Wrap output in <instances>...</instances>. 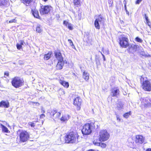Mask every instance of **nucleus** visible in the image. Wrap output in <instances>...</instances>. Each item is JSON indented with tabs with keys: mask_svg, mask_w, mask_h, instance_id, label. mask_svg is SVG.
I'll list each match as a JSON object with an SVG mask.
<instances>
[{
	"mask_svg": "<svg viewBox=\"0 0 151 151\" xmlns=\"http://www.w3.org/2000/svg\"><path fill=\"white\" fill-rule=\"evenodd\" d=\"M138 102L140 106L144 108L151 107V99L147 97L141 98Z\"/></svg>",
	"mask_w": 151,
	"mask_h": 151,
	"instance_id": "4",
	"label": "nucleus"
},
{
	"mask_svg": "<svg viewBox=\"0 0 151 151\" xmlns=\"http://www.w3.org/2000/svg\"><path fill=\"white\" fill-rule=\"evenodd\" d=\"M116 118L117 120H119V121H120V119L119 118V116L118 115L116 116Z\"/></svg>",
	"mask_w": 151,
	"mask_h": 151,
	"instance_id": "51",
	"label": "nucleus"
},
{
	"mask_svg": "<svg viewBox=\"0 0 151 151\" xmlns=\"http://www.w3.org/2000/svg\"><path fill=\"white\" fill-rule=\"evenodd\" d=\"M51 117L53 118L54 120H57L61 115L60 112H58L56 110H53L50 113Z\"/></svg>",
	"mask_w": 151,
	"mask_h": 151,
	"instance_id": "11",
	"label": "nucleus"
},
{
	"mask_svg": "<svg viewBox=\"0 0 151 151\" xmlns=\"http://www.w3.org/2000/svg\"><path fill=\"white\" fill-rule=\"evenodd\" d=\"M24 2L26 4L27 6H28L32 1V0H23Z\"/></svg>",
	"mask_w": 151,
	"mask_h": 151,
	"instance_id": "31",
	"label": "nucleus"
},
{
	"mask_svg": "<svg viewBox=\"0 0 151 151\" xmlns=\"http://www.w3.org/2000/svg\"><path fill=\"white\" fill-rule=\"evenodd\" d=\"M137 46L135 45H131L128 48V52L130 53H133L135 52L137 49Z\"/></svg>",
	"mask_w": 151,
	"mask_h": 151,
	"instance_id": "14",
	"label": "nucleus"
},
{
	"mask_svg": "<svg viewBox=\"0 0 151 151\" xmlns=\"http://www.w3.org/2000/svg\"><path fill=\"white\" fill-rule=\"evenodd\" d=\"M82 102V99L79 97H77L74 100V105L76 106L77 110H79L81 108V105Z\"/></svg>",
	"mask_w": 151,
	"mask_h": 151,
	"instance_id": "12",
	"label": "nucleus"
},
{
	"mask_svg": "<svg viewBox=\"0 0 151 151\" xmlns=\"http://www.w3.org/2000/svg\"><path fill=\"white\" fill-rule=\"evenodd\" d=\"M89 74L88 73L85 71L83 72V78L86 81H87L89 79Z\"/></svg>",
	"mask_w": 151,
	"mask_h": 151,
	"instance_id": "22",
	"label": "nucleus"
},
{
	"mask_svg": "<svg viewBox=\"0 0 151 151\" xmlns=\"http://www.w3.org/2000/svg\"><path fill=\"white\" fill-rule=\"evenodd\" d=\"M24 43V41L23 40H21L20 41V45H23V43Z\"/></svg>",
	"mask_w": 151,
	"mask_h": 151,
	"instance_id": "48",
	"label": "nucleus"
},
{
	"mask_svg": "<svg viewBox=\"0 0 151 151\" xmlns=\"http://www.w3.org/2000/svg\"><path fill=\"white\" fill-rule=\"evenodd\" d=\"M51 6H50L42 5L40 10L41 14L44 15L48 14L51 10Z\"/></svg>",
	"mask_w": 151,
	"mask_h": 151,
	"instance_id": "9",
	"label": "nucleus"
},
{
	"mask_svg": "<svg viewBox=\"0 0 151 151\" xmlns=\"http://www.w3.org/2000/svg\"><path fill=\"white\" fill-rule=\"evenodd\" d=\"M124 7L125 9L126 10V12L127 14H128V15H129V12L126 9V6L125 4H124Z\"/></svg>",
	"mask_w": 151,
	"mask_h": 151,
	"instance_id": "46",
	"label": "nucleus"
},
{
	"mask_svg": "<svg viewBox=\"0 0 151 151\" xmlns=\"http://www.w3.org/2000/svg\"><path fill=\"white\" fill-rule=\"evenodd\" d=\"M60 83L64 87L66 88H68L69 87V84L68 83V82L60 80Z\"/></svg>",
	"mask_w": 151,
	"mask_h": 151,
	"instance_id": "24",
	"label": "nucleus"
},
{
	"mask_svg": "<svg viewBox=\"0 0 151 151\" xmlns=\"http://www.w3.org/2000/svg\"><path fill=\"white\" fill-rule=\"evenodd\" d=\"M140 79L143 89L146 91H151V80H146V78L142 76H141Z\"/></svg>",
	"mask_w": 151,
	"mask_h": 151,
	"instance_id": "2",
	"label": "nucleus"
},
{
	"mask_svg": "<svg viewBox=\"0 0 151 151\" xmlns=\"http://www.w3.org/2000/svg\"><path fill=\"white\" fill-rule=\"evenodd\" d=\"M45 116L44 114H42L40 115V118L41 119L43 118Z\"/></svg>",
	"mask_w": 151,
	"mask_h": 151,
	"instance_id": "47",
	"label": "nucleus"
},
{
	"mask_svg": "<svg viewBox=\"0 0 151 151\" xmlns=\"http://www.w3.org/2000/svg\"><path fill=\"white\" fill-rule=\"evenodd\" d=\"M128 146L131 148H134V142L131 139H129L128 140Z\"/></svg>",
	"mask_w": 151,
	"mask_h": 151,
	"instance_id": "26",
	"label": "nucleus"
},
{
	"mask_svg": "<svg viewBox=\"0 0 151 151\" xmlns=\"http://www.w3.org/2000/svg\"><path fill=\"white\" fill-rule=\"evenodd\" d=\"M64 65L63 61H58L56 66V68L57 70L62 69Z\"/></svg>",
	"mask_w": 151,
	"mask_h": 151,
	"instance_id": "17",
	"label": "nucleus"
},
{
	"mask_svg": "<svg viewBox=\"0 0 151 151\" xmlns=\"http://www.w3.org/2000/svg\"><path fill=\"white\" fill-rule=\"evenodd\" d=\"M28 124L30 125L32 127H34L35 126V124L33 122H29Z\"/></svg>",
	"mask_w": 151,
	"mask_h": 151,
	"instance_id": "42",
	"label": "nucleus"
},
{
	"mask_svg": "<svg viewBox=\"0 0 151 151\" xmlns=\"http://www.w3.org/2000/svg\"><path fill=\"white\" fill-rule=\"evenodd\" d=\"M99 141L101 142H104L107 140L109 137V134L106 130L101 131L99 135Z\"/></svg>",
	"mask_w": 151,
	"mask_h": 151,
	"instance_id": "5",
	"label": "nucleus"
},
{
	"mask_svg": "<svg viewBox=\"0 0 151 151\" xmlns=\"http://www.w3.org/2000/svg\"><path fill=\"white\" fill-rule=\"evenodd\" d=\"M123 104L120 102H119L117 104L116 108L118 110H121L123 109Z\"/></svg>",
	"mask_w": 151,
	"mask_h": 151,
	"instance_id": "27",
	"label": "nucleus"
},
{
	"mask_svg": "<svg viewBox=\"0 0 151 151\" xmlns=\"http://www.w3.org/2000/svg\"><path fill=\"white\" fill-rule=\"evenodd\" d=\"M43 1H44L45 2L47 1L48 0H42Z\"/></svg>",
	"mask_w": 151,
	"mask_h": 151,
	"instance_id": "55",
	"label": "nucleus"
},
{
	"mask_svg": "<svg viewBox=\"0 0 151 151\" xmlns=\"http://www.w3.org/2000/svg\"><path fill=\"white\" fill-rule=\"evenodd\" d=\"M146 151H151V148L147 149L146 150Z\"/></svg>",
	"mask_w": 151,
	"mask_h": 151,
	"instance_id": "52",
	"label": "nucleus"
},
{
	"mask_svg": "<svg viewBox=\"0 0 151 151\" xmlns=\"http://www.w3.org/2000/svg\"><path fill=\"white\" fill-rule=\"evenodd\" d=\"M67 27L70 30H72L73 28L72 24L70 23L69 25H68Z\"/></svg>",
	"mask_w": 151,
	"mask_h": 151,
	"instance_id": "38",
	"label": "nucleus"
},
{
	"mask_svg": "<svg viewBox=\"0 0 151 151\" xmlns=\"http://www.w3.org/2000/svg\"><path fill=\"white\" fill-rule=\"evenodd\" d=\"M101 143L100 142H97L96 141H94L93 142V144L96 145L98 146H100Z\"/></svg>",
	"mask_w": 151,
	"mask_h": 151,
	"instance_id": "39",
	"label": "nucleus"
},
{
	"mask_svg": "<svg viewBox=\"0 0 151 151\" xmlns=\"http://www.w3.org/2000/svg\"><path fill=\"white\" fill-rule=\"evenodd\" d=\"M142 0H137L136 2V4H139L142 1Z\"/></svg>",
	"mask_w": 151,
	"mask_h": 151,
	"instance_id": "45",
	"label": "nucleus"
},
{
	"mask_svg": "<svg viewBox=\"0 0 151 151\" xmlns=\"http://www.w3.org/2000/svg\"><path fill=\"white\" fill-rule=\"evenodd\" d=\"M20 140L22 142L26 141L29 138L28 133L26 131H22L19 135Z\"/></svg>",
	"mask_w": 151,
	"mask_h": 151,
	"instance_id": "10",
	"label": "nucleus"
},
{
	"mask_svg": "<svg viewBox=\"0 0 151 151\" xmlns=\"http://www.w3.org/2000/svg\"><path fill=\"white\" fill-rule=\"evenodd\" d=\"M78 136L77 133L73 132H71L67 134L65 137V140L67 143H77L78 141Z\"/></svg>",
	"mask_w": 151,
	"mask_h": 151,
	"instance_id": "1",
	"label": "nucleus"
},
{
	"mask_svg": "<svg viewBox=\"0 0 151 151\" xmlns=\"http://www.w3.org/2000/svg\"><path fill=\"white\" fill-rule=\"evenodd\" d=\"M135 41L137 42L142 43L143 42L142 40L138 37H137L135 38Z\"/></svg>",
	"mask_w": 151,
	"mask_h": 151,
	"instance_id": "35",
	"label": "nucleus"
},
{
	"mask_svg": "<svg viewBox=\"0 0 151 151\" xmlns=\"http://www.w3.org/2000/svg\"><path fill=\"white\" fill-rule=\"evenodd\" d=\"M16 22V20L15 19H13L12 20H11L9 21V23H12L13 22Z\"/></svg>",
	"mask_w": 151,
	"mask_h": 151,
	"instance_id": "44",
	"label": "nucleus"
},
{
	"mask_svg": "<svg viewBox=\"0 0 151 151\" xmlns=\"http://www.w3.org/2000/svg\"><path fill=\"white\" fill-rule=\"evenodd\" d=\"M88 151H95L94 150H93L91 149V150H89Z\"/></svg>",
	"mask_w": 151,
	"mask_h": 151,
	"instance_id": "54",
	"label": "nucleus"
},
{
	"mask_svg": "<svg viewBox=\"0 0 151 151\" xmlns=\"http://www.w3.org/2000/svg\"><path fill=\"white\" fill-rule=\"evenodd\" d=\"M31 13L35 17L37 18H39L40 17L38 12L37 9H32Z\"/></svg>",
	"mask_w": 151,
	"mask_h": 151,
	"instance_id": "19",
	"label": "nucleus"
},
{
	"mask_svg": "<svg viewBox=\"0 0 151 151\" xmlns=\"http://www.w3.org/2000/svg\"><path fill=\"white\" fill-rule=\"evenodd\" d=\"M131 112L130 111L128 112H127L124 114L123 115V116L124 117L127 118L129 117L130 115H131Z\"/></svg>",
	"mask_w": 151,
	"mask_h": 151,
	"instance_id": "33",
	"label": "nucleus"
},
{
	"mask_svg": "<svg viewBox=\"0 0 151 151\" xmlns=\"http://www.w3.org/2000/svg\"><path fill=\"white\" fill-rule=\"evenodd\" d=\"M102 56H103V58L104 60L105 61L106 58H105V56L104 55V54H102Z\"/></svg>",
	"mask_w": 151,
	"mask_h": 151,
	"instance_id": "50",
	"label": "nucleus"
},
{
	"mask_svg": "<svg viewBox=\"0 0 151 151\" xmlns=\"http://www.w3.org/2000/svg\"><path fill=\"white\" fill-rule=\"evenodd\" d=\"M73 3L76 7H78L81 5L80 4V0H74Z\"/></svg>",
	"mask_w": 151,
	"mask_h": 151,
	"instance_id": "25",
	"label": "nucleus"
},
{
	"mask_svg": "<svg viewBox=\"0 0 151 151\" xmlns=\"http://www.w3.org/2000/svg\"><path fill=\"white\" fill-rule=\"evenodd\" d=\"M95 61L97 66L100 65V61L99 59L98 58H96Z\"/></svg>",
	"mask_w": 151,
	"mask_h": 151,
	"instance_id": "37",
	"label": "nucleus"
},
{
	"mask_svg": "<svg viewBox=\"0 0 151 151\" xmlns=\"http://www.w3.org/2000/svg\"><path fill=\"white\" fill-rule=\"evenodd\" d=\"M145 18L146 21V23L150 27V22L149 20L148 17L147 16L146 14H145Z\"/></svg>",
	"mask_w": 151,
	"mask_h": 151,
	"instance_id": "32",
	"label": "nucleus"
},
{
	"mask_svg": "<svg viewBox=\"0 0 151 151\" xmlns=\"http://www.w3.org/2000/svg\"><path fill=\"white\" fill-rule=\"evenodd\" d=\"M119 93V91L117 88L114 87L111 89V95L113 97H117Z\"/></svg>",
	"mask_w": 151,
	"mask_h": 151,
	"instance_id": "13",
	"label": "nucleus"
},
{
	"mask_svg": "<svg viewBox=\"0 0 151 151\" xmlns=\"http://www.w3.org/2000/svg\"><path fill=\"white\" fill-rule=\"evenodd\" d=\"M55 55L58 61H63V58L62 57L61 53L60 52H55Z\"/></svg>",
	"mask_w": 151,
	"mask_h": 151,
	"instance_id": "18",
	"label": "nucleus"
},
{
	"mask_svg": "<svg viewBox=\"0 0 151 151\" xmlns=\"http://www.w3.org/2000/svg\"><path fill=\"white\" fill-rule=\"evenodd\" d=\"M136 142H137L140 144H142L143 143L145 140V138L142 135H137L136 137Z\"/></svg>",
	"mask_w": 151,
	"mask_h": 151,
	"instance_id": "15",
	"label": "nucleus"
},
{
	"mask_svg": "<svg viewBox=\"0 0 151 151\" xmlns=\"http://www.w3.org/2000/svg\"><path fill=\"white\" fill-rule=\"evenodd\" d=\"M70 24L68 22L66 21H63V24L66 26V27H67L68 25Z\"/></svg>",
	"mask_w": 151,
	"mask_h": 151,
	"instance_id": "40",
	"label": "nucleus"
},
{
	"mask_svg": "<svg viewBox=\"0 0 151 151\" xmlns=\"http://www.w3.org/2000/svg\"><path fill=\"white\" fill-rule=\"evenodd\" d=\"M9 74L8 72H6L4 73V75L7 76H9Z\"/></svg>",
	"mask_w": 151,
	"mask_h": 151,
	"instance_id": "49",
	"label": "nucleus"
},
{
	"mask_svg": "<svg viewBox=\"0 0 151 151\" xmlns=\"http://www.w3.org/2000/svg\"><path fill=\"white\" fill-rule=\"evenodd\" d=\"M36 31L38 33H40L42 31V29L41 28L40 25H38L37 26L36 29Z\"/></svg>",
	"mask_w": 151,
	"mask_h": 151,
	"instance_id": "30",
	"label": "nucleus"
},
{
	"mask_svg": "<svg viewBox=\"0 0 151 151\" xmlns=\"http://www.w3.org/2000/svg\"><path fill=\"white\" fill-rule=\"evenodd\" d=\"M9 5V0H0V6L6 7Z\"/></svg>",
	"mask_w": 151,
	"mask_h": 151,
	"instance_id": "16",
	"label": "nucleus"
},
{
	"mask_svg": "<svg viewBox=\"0 0 151 151\" xmlns=\"http://www.w3.org/2000/svg\"><path fill=\"white\" fill-rule=\"evenodd\" d=\"M119 44L122 47L126 48L129 46L128 39L127 37L122 36L119 37Z\"/></svg>",
	"mask_w": 151,
	"mask_h": 151,
	"instance_id": "7",
	"label": "nucleus"
},
{
	"mask_svg": "<svg viewBox=\"0 0 151 151\" xmlns=\"http://www.w3.org/2000/svg\"><path fill=\"white\" fill-rule=\"evenodd\" d=\"M12 85L17 88L21 86L22 85L23 81L19 77H15L12 82Z\"/></svg>",
	"mask_w": 151,
	"mask_h": 151,
	"instance_id": "8",
	"label": "nucleus"
},
{
	"mask_svg": "<svg viewBox=\"0 0 151 151\" xmlns=\"http://www.w3.org/2000/svg\"><path fill=\"white\" fill-rule=\"evenodd\" d=\"M104 48H102V51H103V53L106 55H108L109 54V51L108 50H104Z\"/></svg>",
	"mask_w": 151,
	"mask_h": 151,
	"instance_id": "36",
	"label": "nucleus"
},
{
	"mask_svg": "<svg viewBox=\"0 0 151 151\" xmlns=\"http://www.w3.org/2000/svg\"><path fill=\"white\" fill-rule=\"evenodd\" d=\"M17 49L20 50L22 46L20 44H17Z\"/></svg>",
	"mask_w": 151,
	"mask_h": 151,
	"instance_id": "43",
	"label": "nucleus"
},
{
	"mask_svg": "<svg viewBox=\"0 0 151 151\" xmlns=\"http://www.w3.org/2000/svg\"><path fill=\"white\" fill-rule=\"evenodd\" d=\"M9 106V103L8 101H2L0 103V106L4 107L6 108H8Z\"/></svg>",
	"mask_w": 151,
	"mask_h": 151,
	"instance_id": "20",
	"label": "nucleus"
},
{
	"mask_svg": "<svg viewBox=\"0 0 151 151\" xmlns=\"http://www.w3.org/2000/svg\"><path fill=\"white\" fill-rule=\"evenodd\" d=\"M94 124L93 123H87L83 126L82 129V132L84 135H88L91 134L92 129L94 128Z\"/></svg>",
	"mask_w": 151,
	"mask_h": 151,
	"instance_id": "3",
	"label": "nucleus"
},
{
	"mask_svg": "<svg viewBox=\"0 0 151 151\" xmlns=\"http://www.w3.org/2000/svg\"><path fill=\"white\" fill-rule=\"evenodd\" d=\"M140 55L142 56L141 57H150V55L147 52H145L143 50H140L139 52Z\"/></svg>",
	"mask_w": 151,
	"mask_h": 151,
	"instance_id": "21",
	"label": "nucleus"
},
{
	"mask_svg": "<svg viewBox=\"0 0 151 151\" xmlns=\"http://www.w3.org/2000/svg\"><path fill=\"white\" fill-rule=\"evenodd\" d=\"M68 42L69 43L70 45L72 46V47L73 48L76 49L74 45H73V43L72 40H70L68 39Z\"/></svg>",
	"mask_w": 151,
	"mask_h": 151,
	"instance_id": "34",
	"label": "nucleus"
},
{
	"mask_svg": "<svg viewBox=\"0 0 151 151\" xmlns=\"http://www.w3.org/2000/svg\"><path fill=\"white\" fill-rule=\"evenodd\" d=\"M1 126L2 128V131L5 132L7 133L8 132L9 130L8 128L2 124H1Z\"/></svg>",
	"mask_w": 151,
	"mask_h": 151,
	"instance_id": "29",
	"label": "nucleus"
},
{
	"mask_svg": "<svg viewBox=\"0 0 151 151\" xmlns=\"http://www.w3.org/2000/svg\"><path fill=\"white\" fill-rule=\"evenodd\" d=\"M104 22V19L103 16L100 14L99 15L98 17L95 21L94 24L95 28L97 29L100 28V24H103Z\"/></svg>",
	"mask_w": 151,
	"mask_h": 151,
	"instance_id": "6",
	"label": "nucleus"
},
{
	"mask_svg": "<svg viewBox=\"0 0 151 151\" xmlns=\"http://www.w3.org/2000/svg\"><path fill=\"white\" fill-rule=\"evenodd\" d=\"M104 148L106 147V145L103 143H101L100 146Z\"/></svg>",
	"mask_w": 151,
	"mask_h": 151,
	"instance_id": "41",
	"label": "nucleus"
},
{
	"mask_svg": "<svg viewBox=\"0 0 151 151\" xmlns=\"http://www.w3.org/2000/svg\"><path fill=\"white\" fill-rule=\"evenodd\" d=\"M52 53L50 52L44 55V58L45 60H47L50 59Z\"/></svg>",
	"mask_w": 151,
	"mask_h": 151,
	"instance_id": "28",
	"label": "nucleus"
},
{
	"mask_svg": "<svg viewBox=\"0 0 151 151\" xmlns=\"http://www.w3.org/2000/svg\"><path fill=\"white\" fill-rule=\"evenodd\" d=\"M99 52H100L101 54L102 55V54H103L102 53V52H101L100 51H99Z\"/></svg>",
	"mask_w": 151,
	"mask_h": 151,
	"instance_id": "56",
	"label": "nucleus"
},
{
	"mask_svg": "<svg viewBox=\"0 0 151 151\" xmlns=\"http://www.w3.org/2000/svg\"><path fill=\"white\" fill-rule=\"evenodd\" d=\"M62 143V142H60V143H59L58 144V145H61Z\"/></svg>",
	"mask_w": 151,
	"mask_h": 151,
	"instance_id": "53",
	"label": "nucleus"
},
{
	"mask_svg": "<svg viewBox=\"0 0 151 151\" xmlns=\"http://www.w3.org/2000/svg\"><path fill=\"white\" fill-rule=\"evenodd\" d=\"M70 116L68 115H65L62 116V117L60 119L61 121L65 122L68 120Z\"/></svg>",
	"mask_w": 151,
	"mask_h": 151,
	"instance_id": "23",
	"label": "nucleus"
}]
</instances>
